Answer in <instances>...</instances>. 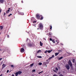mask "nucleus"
<instances>
[{"mask_svg":"<svg viewBox=\"0 0 76 76\" xmlns=\"http://www.w3.org/2000/svg\"><path fill=\"white\" fill-rule=\"evenodd\" d=\"M5 15H6V12H4V16H5Z\"/></svg>","mask_w":76,"mask_h":76,"instance_id":"nucleus-38","label":"nucleus"},{"mask_svg":"<svg viewBox=\"0 0 76 76\" xmlns=\"http://www.w3.org/2000/svg\"><path fill=\"white\" fill-rule=\"evenodd\" d=\"M36 21H34L33 22V23H36Z\"/></svg>","mask_w":76,"mask_h":76,"instance_id":"nucleus-34","label":"nucleus"},{"mask_svg":"<svg viewBox=\"0 0 76 76\" xmlns=\"http://www.w3.org/2000/svg\"><path fill=\"white\" fill-rule=\"evenodd\" d=\"M52 51V50H48V53H50Z\"/></svg>","mask_w":76,"mask_h":76,"instance_id":"nucleus-17","label":"nucleus"},{"mask_svg":"<svg viewBox=\"0 0 76 76\" xmlns=\"http://www.w3.org/2000/svg\"><path fill=\"white\" fill-rule=\"evenodd\" d=\"M33 19H34V18L32 17L31 19V20L32 21H33Z\"/></svg>","mask_w":76,"mask_h":76,"instance_id":"nucleus-31","label":"nucleus"},{"mask_svg":"<svg viewBox=\"0 0 76 76\" xmlns=\"http://www.w3.org/2000/svg\"><path fill=\"white\" fill-rule=\"evenodd\" d=\"M65 67L67 69V70H69V69H70V66H69L68 65H66L65 66Z\"/></svg>","mask_w":76,"mask_h":76,"instance_id":"nucleus-5","label":"nucleus"},{"mask_svg":"<svg viewBox=\"0 0 76 76\" xmlns=\"http://www.w3.org/2000/svg\"><path fill=\"white\" fill-rule=\"evenodd\" d=\"M58 51H59V52H60V51H61V50H59Z\"/></svg>","mask_w":76,"mask_h":76,"instance_id":"nucleus-49","label":"nucleus"},{"mask_svg":"<svg viewBox=\"0 0 76 76\" xmlns=\"http://www.w3.org/2000/svg\"><path fill=\"white\" fill-rule=\"evenodd\" d=\"M41 50H39L38 51H37V53H39V52H41Z\"/></svg>","mask_w":76,"mask_h":76,"instance_id":"nucleus-26","label":"nucleus"},{"mask_svg":"<svg viewBox=\"0 0 76 76\" xmlns=\"http://www.w3.org/2000/svg\"><path fill=\"white\" fill-rule=\"evenodd\" d=\"M36 16L38 19H40V17L42 16V15H39V14H37L36 15Z\"/></svg>","mask_w":76,"mask_h":76,"instance_id":"nucleus-3","label":"nucleus"},{"mask_svg":"<svg viewBox=\"0 0 76 76\" xmlns=\"http://www.w3.org/2000/svg\"><path fill=\"white\" fill-rule=\"evenodd\" d=\"M17 73H18V75H21L22 72L21 71H19L18 72H17Z\"/></svg>","mask_w":76,"mask_h":76,"instance_id":"nucleus-8","label":"nucleus"},{"mask_svg":"<svg viewBox=\"0 0 76 76\" xmlns=\"http://www.w3.org/2000/svg\"><path fill=\"white\" fill-rule=\"evenodd\" d=\"M21 3H23V1H21Z\"/></svg>","mask_w":76,"mask_h":76,"instance_id":"nucleus-45","label":"nucleus"},{"mask_svg":"<svg viewBox=\"0 0 76 76\" xmlns=\"http://www.w3.org/2000/svg\"><path fill=\"white\" fill-rule=\"evenodd\" d=\"M1 9H0V13H1Z\"/></svg>","mask_w":76,"mask_h":76,"instance_id":"nucleus-42","label":"nucleus"},{"mask_svg":"<svg viewBox=\"0 0 76 76\" xmlns=\"http://www.w3.org/2000/svg\"><path fill=\"white\" fill-rule=\"evenodd\" d=\"M58 69H60V67H58Z\"/></svg>","mask_w":76,"mask_h":76,"instance_id":"nucleus-44","label":"nucleus"},{"mask_svg":"<svg viewBox=\"0 0 76 76\" xmlns=\"http://www.w3.org/2000/svg\"><path fill=\"white\" fill-rule=\"evenodd\" d=\"M3 28H4L3 26H0V29H1V30H2V29H3Z\"/></svg>","mask_w":76,"mask_h":76,"instance_id":"nucleus-9","label":"nucleus"},{"mask_svg":"<svg viewBox=\"0 0 76 76\" xmlns=\"http://www.w3.org/2000/svg\"><path fill=\"white\" fill-rule=\"evenodd\" d=\"M53 57H54V55H52V56L51 57H50L48 59V60H51L52 58H53Z\"/></svg>","mask_w":76,"mask_h":76,"instance_id":"nucleus-6","label":"nucleus"},{"mask_svg":"<svg viewBox=\"0 0 76 76\" xmlns=\"http://www.w3.org/2000/svg\"><path fill=\"white\" fill-rule=\"evenodd\" d=\"M36 71L35 69H33L32 70L33 72H35Z\"/></svg>","mask_w":76,"mask_h":76,"instance_id":"nucleus-28","label":"nucleus"},{"mask_svg":"<svg viewBox=\"0 0 76 76\" xmlns=\"http://www.w3.org/2000/svg\"><path fill=\"white\" fill-rule=\"evenodd\" d=\"M67 53L69 54H70L69 55V56H70V55H71L72 54L70 53H68L67 52Z\"/></svg>","mask_w":76,"mask_h":76,"instance_id":"nucleus-27","label":"nucleus"},{"mask_svg":"<svg viewBox=\"0 0 76 76\" xmlns=\"http://www.w3.org/2000/svg\"><path fill=\"white\" fill-rule=\"evenodd\" d=\"M69 54V55H70V54Z\"/></svg>","mask_w":76,"mask_h":76,"instance_id":"nucleus-57","label":"nucleus"},{"mask_svg":"<svg viewBox=\"0 0 76 76\" xmlns=\"http://www.w3.org/2000/svg\"><path fill=\"white\" fill-rule=\"evenodd\" d=\"M7 13H9V12H10V10H8L6 12Z\"/></svg>","mask_w":76,"mask_h":76,"instance_id":"nucleus-16","label":"nucleus"},{"mask_svg":"<svg viewBox=\"0 0 76 76\" xmlns=\"http://www.w3.org/2000/svg\"><path fill=\"white\" fill-rule=\"evenodd\" d=\"M9 72V70H8L7 71V73H8Z\"/></svg>","mask_w":76,"mask_h":76,"instance_id":"nucleus-36","label":"nucleus"},{"mask_svg":"<svg viewBox=\"0 0 76 76\" xmlns=\"http://www.w3.org/2000/svg\"><path fill=\"white\" fill-rule=\"evenodd\" d=\"M68 64L69 65L71 68H72V62H71V61H70V60H69V61L68 62Z\"/></svg>","mask_w":76,"mask_h":76,"instance_id":"nucleus-2","label":"nucleus"},{"mask_svg":"<svg viewBox=\"0 0 76 76\" xmlns=\"http://www.w3.org/2000/svg\"><path fill=\"white\" fill-rule=\"evenodd\" d=\"M43 39H44V40H46V39L45 38H43Z\"/></svg>","mask_w":76,"mask_h":76,"instance_id":"nucleus-39","label":"nucleus"},{"mask_svg":"<svg viewBox=\"0 0 76 76\" xmlns=\"http://www.w3.org/2000/svg\"><path fill=\"white\" fill-rule=\"evenodd\" d=\"M38 27L40 29H41V30H42L43 27V25L42 23H40L39 24Z\"/></svg>","mask_w":76,"mask_h":76,"instance_id":"nucleus-1","label":"nucleus"},{"mask_svg":"<svg viewBox=\"0 0 76 76\" xmlns=\"http://www.w3.org/2000/svg\"><path fill=\"white\" fill-rule=\"evenodd\" d=\"M47 64L45 62V65H46V64Z\"/></svg>","mask_w":76,"mask_h":76,"instance_id":"nucleus-46","label":"nucleus"},{"mask_svg":"<svg viewBox=\"0 0 76 76\" xmlns=\"http://www.w3.org/2000/svg\"><path fill=\"white\" fill-rule=\"evenodd\" d=\"M50 26V30H51L52 29V26L51 25Z\"/></svg>","mask_w":76,"mask_h":76,"instance_id":"nucleus-21","label":"nucleus"},{"mask_svg":"<svg viewBox=\"0 0 76 76\" xmlns=\"http://www.w3.org/2000/svg\"><path fill=\"white\" fill-rule=\"evenodd\" d=\"M56 71H58V68H56Z\"/></svg>","mask_w":76,"mask_h":76,"instance_id":"nucleus-33","label":"nucleus"},{"mask_svg":"<svg viewBox=\"0 0 76 76\" xmlns=\"http://www.w3.org/2000/svg\"><path fill=\"white\" fill-rule=\"evenodd\" d=\"M21 53H23L25 51V49L23 48H22L20 50Z\"/></svg>","mask_w":76,"mask_h":76,"instance_id":"nucleus-4","label":"nucleus"},{"mask_svg":"<svg viewBox=\"0 0 76 76\" xmlns=\"http://www.w3.org/2000/svg\"><path fill=\"white\" fill-rule=\"evenodd\" d=\"M37 29H39V28H37Z\"/></svg>","mask_w":76,"mask_h":76,"instance_id":"nucleus-53","label":"nucleus"},{"mask_svg":"<svg viewBox=\"0 0 76 76\" xmlns=\"http://www.w3.org/2000/svg\"><path fill=\"white\" fill-rule=\"evenodd\" d=\"M52 41L53 43H55V41L54 39H52Z\"/></svg>","mask_w":76,"mask_h":76,"instance_id":"nucleus-23","label":"nucleus"},{"mask_svg":"<svg viewBox=\"0 0 76 76\" xmlns=\"http://www.w3.org/2000/svg\"><path fill=\"white\" fill-rule=\"evenodd\" d=\"M63 58V56H61L59 58H58V60H61V59H62V58Z\"/></svg>","mask_w":76,"mask_h":76,"instance_id":"nucleus-13","label":"nucleus"},{"mask_svg":"<svg viewBox=\"0 0 76 76\" xmlns=\"http://www.w3.org/2000/svg\"><path fill=\"white\" fill-rule=\"evenodd\" d=\"M2 58H0V61L1 60H2Z\"/></svg>","mask_w":76,"mask_h":76,"instance_id":"nucleus-47","label":"nucleus"},{"mask_svg":"<svg viewBox=\"0 0 76 76\" xmlns=\"http://www.w3.org/2000/svg\"><path fill=\"white\" fill-rule=\"evenodd\" d=\"M34 63H32L30 65V67H31L33 66H34Z\"/></svg>","mask_w":76,"mask_h":76,"instance_id":"nucleus-10","label":"nucleus"},{"mask_svg":"<svg viewBox=\"0 0 76 76\" xmlns=\"http://www.w3.org/2000/svg\"><path fill=\"white\" fill-rule=\"evenodd\" d=\"M0 34H1L0 33Z\"/></svg>","mask_w":76,"mask_h":76,"instance_id":"nucleus-58","label":"nucleus"},{"mask_svg":"<svg viewBox=\"0 0 76 76\" xmlns=\"http://www.w3.org/2000/svg\"><path fill=\"white\" fill-rule=\"evenodd\" d=\"M7 37L8 38H9V35H8L7 36Z\"/></svg>","mask_w":76,"mask_h":76,"instance_id":"nucleus-43","label":"nucleus"},{"mask_svg":"<svg viewBox=\"0 0 76 76\" xmlns=\"http://www.w3.org/2000/svg\"><path fill=\"white\" fill-rule=\"evenodd\" d=\"M11 15H12V14H10L9 15H8V17H9L11 16Z\"/></svg>","mask_w":76,"mask_h":76,"instance_id":"nucleus-24","label":"nucleus"},{"mask_svg":"<svg viewBox=\"0 0 76 76\" xmlns=\"http://www.w3.org/2000/svg\"><path fill=\"white\" fill-rule=\"evenodd\" d=\"M3 53H4V51H3Z\"/></svg>","mask_w":76,"mask_h":76,"instance_id":"nucleus-55","label":"nucleus"},{"mask_svg":"<svg viewBox=\"0 0 76 76\" xmlns=\"http://www.w3.org/2000/svg\"><path fill=\"white\" fill-rule=\"evenodd\" d=\"M3 76V74H1V75H0V76Z\"/></svg>","mask_w":76,"mask_h":76,"instance_id":"nucleus-48","label":"nucleus"},{"mask_svg":"<svg viewBox=\"0 0 76 76\" xmlns=\"http://www.w3.org/2000/svg\"><path fill=\"white\" fill-rule=\"evenodd\" d=\"M1 49H0V51H1Z\"/></svg>","mask_w":76,"mask_h":76,"instance_id":"nucleus-54","label":"nucleus"},{"mask_svg":"<svg viewBox=\"0 0 76 76\" xmlns=\"http://www.w3.org/2000/svg\"><path fill=\"white\" fill-rule=\"evenodd\" d=\"M47 52H48V50H46V51H45L44 52L45 53H47Z\"/></svg>","mask_w":76,"mask_h":76,"instance_id":"nucleus-30","label":"nucleus"},{"mask_svg":"<svg viewBox=\"0 0 76 76\" xmlns=\"http://www.w3.org/2000/svg\"><path fill=\"white\" fill-rule=\"evenodd\" d=\"M18 72H16L15 73V76H18Z\"/></svg>","mask_w":76,"mask_h":76,"instance_id":"nucleus-15","label":"nucleus"},{"mask_svg":"<svg viewBox=\"0 0 76 76\" xmlns=\"http://www.w3.org/2000/svg\"><path fill=\"white\" fill-rule=\"evenodd\" d=\"M61 45H63V43L61 44Z\"/></svg>","mask_w":76,"mask_h":76,"instance_id":"nucleus-50","label":"nucleus"},{"mask_svg":"<svg viewBox=\"0 0 76 76\" xmlns=\"http://www.w3.org/2000/svg\"><path fill=\"white\" fill-rule=\"evenodd\" d=\"M11 67H14L13 65L11 64Z\"/></svg>","mask_w":76,"mask_h":76,"instance_id":"nucleus-25","label":"nucleus"},{"mask_svg":"<svg viewBox=\"0 0 76 76\" xmlns=\"http://www.w3.org/2000/svg\"><path fill=\"white\" fill-rule=\"evenodd\" d=\"M75 59H73L72 60V62L73 63H75Z\"/></svg>","mask_w":76,"mask_h":76,"instance_id":"nucleus-20","label":"nucleus"},{"mask_svg":"<svg viewBox=\"0 0 76 76\" xmlns=\"http://www.w3.org/2000/svg\"><path fill=\"white\" fill-rule=\"evenodd\" d=\"M59 76H63V75H62V74H60V75H59Z\"/></svg>","mask_w":76,"mask_h":76,"instance_id":"nucleus-35","label":"nucleus"},{"mask_svg":"<svg viewBox=\"0 0 76 76\" xmlns=\"http://www.w3.org/2000/svg\"><path fill=\"white\" fill-rule=\"evenodd\" d=\"M40 46H42V45H43V43L41 42V41L40 42Z\"/></svg>","mask_w":76,"mask_h":76,"instance_id":"nucleus-11","label":"nucleus"},{"mask_svg":"<svg viewBox=\"0 0 76 76\" xmlns=\"http://www.w3.org/2000/svg\"><path fill=\"white\" fill-rule=\"evenodd\" d=\"M49 60H46V61H48Z\"/></svg>","mask_w":76,"mask_h":76,"instance_id":"nucleus-52","label":"nucleus"},{"mask_svg":"<svg viewBox=\"0 0 76 76\" xmlns=\"http://www.w3.org/2000/svg\"><path fill=\"white\" fill-rule=\"evenodd\" d=\"M53 71L54 72H56V71L54 70H53Z\"/></svg>","mask_w":76,"mask_h":76,"instance_id":"nucleus-40","label":"nucleus"},{"mask_svg":"<svg viewBox=\"0 0 76 76\" xmlns=\"http://www.w3.org/2000/svg\"><path fill=\"white\" fill-rule=\"evenodd\" d=\"M42 63L41 62H40L39 64V65H40V66H41L42 65Z\"/></svg>","mask_w":76,"mask_h":76,"instance_id":"nucleus-22","label":"nucleus"},{"mask_svg":"<svg viewBox=\"0 0 76 76\" xmlns=\"http://www.w3.org/2000/svg\"><path fill=\"white\" fill-rule=\"evenodd\" d=\"M41 16V17L40 19V20H42V19H43L44 18V17H43V16Z\"/></svg>","mask_w":76,"mask_h":76,"instance_id":"nucleus-18","label":"nucleus"},{"mask_svg":"<svg viewBox=\"0 0 76 76\" xmlns=\"http://www.w3.org/2000/svg\"><path fill=\"white\" fill-rule=\"evenodd\" d=\"M11 76H15V75H14V74H12Z\"/></svg>","mask_w":76,"mask_h":76,"instance_id":"nucleus-41","label":"nucleus"},{"mask_svg":"<svg viewBox=\"0 0 76 76\" xmlns=\"http://www.w3.org/2000/svg\"><path fill=\"white\" fill-rule=\"evenodd\" d=\"M50 41H52L53 39H52L51 38H50Z\"/></svg>","mask_w":76,"mask_h":76,"instance_id":"nucleus-37","label":"nucleus"},{"mask_svg":"<svg viewBox=\"0 0 76 76\" xmlns=\"http://www.w3.org/2000/svg\"><path fill=\"white\" fill-rule=\"evenodd\" d=\"M6 67V66L5 65V64H3L2 65V69H4V67Z\"/></svg>","mask_w":76,"mask_h":76,"instance_id":"nucleus-7","label":"nucleus"},{"mask_svg":"<svg viewBox=\"0 0 76 76\" xmlns=\"http://www.w3.org/2000/svg\"><path fill=\"white\" fill-rule=\"evenodd\" d=\"M59 54V53H55V56H58V55Z\"/></svg>","mask_w":76,"mask_h":76,"instance_id":"nucleus-14","label":"nucleus"},{"mask_svg":"<svg viewBox=\"0 0 76 76\" xmlns=\"http://www.w3.org/2000/svg\"><path fill=\"white\" fill-rule=\"evenodd\" d=\"M46 67H47V65L46 66Z\"/></svg>","mask_w":76,"mask_h":76,"instance_id":"nucleus-56","label":"nucleus"},{"mask_svg":"<svg viewBox=\"0 0 76 76\" xmlns=\"http://www.w3.org/2000/svg\"><path fill=\"white\" fill-rule=\"evenodd\" d=\"M4 2V0H0V3H3Z\"/></svg>","mask_w":76,"mask_h":76,"instance_id":"nucleus-12","label":"nucleus"},{"mask_svg":"<svg viewBox=\"0 0 76 76\" xmlns=\"http://www.w3.org/2000/svg\"><path fill=\"white\" fill-rule=\"evenodd\" d=\"M43 72V71H42L41 72H40L39 73V74H41V73H42Z\"/></svg>","mask_w":76,"mask_h":76,"instance_id":"nucleus-32","label":"nucleus"},{"mask_svg":"<svg viewBox=\"0 0 76 76\" xmlns=\"http://www.w3.org/2000/svg\"><path fill=\"white\" fill-rule=\"evenodd\" d=\"M9 9L10 10V8H9Z\"/></svg>","mask_w":76,"mask_h":76,"instance_id":"nucleus-51","label":"nucleus"},{"mask_svg":"<svg viewBox=\"0 0 76 76\" xmlns=\"http://www.w3.org/2000/svg\"><path fill=\"white\" fill-rule=\"evenodd\" d=\"M51 32H49V35H51Z\"/></svg>","mask_w":76,"mask_h":76,"instance_id":"nucleus-29","label":"nucleus"},{"mask_svg":"<svg viewBox=\"0 0 76 76\" xmlns=\"http://www.w3.org/2000/svg\"><path fill=\"white\" fill-rule=\"evenodd\" d=\"M37 57L38 58H42V56H37Z\"/></svg>","mask_w":76,"mask_h":76,"instance_id":"nucleus-19","label":"nucleus"}]
</instances>
